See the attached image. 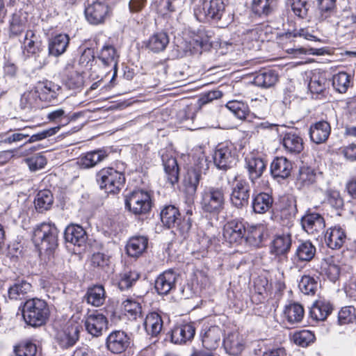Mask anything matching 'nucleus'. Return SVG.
Returning a JSON list of instances; mask_svg holds the SVG:
<instances>
[{"label": "nucleus", "mask_w": 356, "mask_h": 356, "mask_svg": "<svg viewBox=\"0 0 356 356\" xmlns=\"http://www.w3.org/2000/svg\"><path fill=\"white\" fill-rule=\"evenodd\" d=\"M193 11L199 22L212 20L220 27L227 26L233 20L232 15L227 12L222 0H200L195 5Z\"/></svg>", "instance_id": "1"}, {"label": "nucleus", "mask_w": 356, "mask_h": 356, "mask_svg": "<svg viewBox=\"0 0 356 356\" xmlns=\"http://www.w3.org/2000/svg\"><path fill=\"white\" fill-rule=\"evenodd\" d=\"M191 215L192 211L188 210L186 216L181 219L179 209L173 205L164 207L160 213L163 225L168 228H175V234H179L184 238H186L191 228Z\"/></svg>", "instance_id": "2"}, {"label": "nucleus", "mask_w": 356, "mask_h": 356, "mask_svg": "<svg viewBox=\"0 0 356 356\" xmlns=\"http://www.w3.org/2000/svg\"><path fill=\"white\" fill-rule=\"evenodd\" d=\"M49 309L47 303L39 298H32L24 304L22 316L24 321L32 327H40L44 325L49 316Z\"/></svg>", "instance_id": "3"}, {"label": "nucleus", "mask_w": 356, "mask_h": 356, "mask_svg": "<svg viewBox=\"0 0 356 356\" xmlns=\"http://www.w3.org/2000/svg\"><path fill=\"white\" fill-rule=\"evenodd\" d=\"M200 204L204 212L219 214L225 208V190L222 187L206 186L201 193Z\"/></svg>", "instance_id": "4"}, {"label": "nucleus", "mask_w": 356, "mask_h": 356, "mask_svg": "<svg viewBox=\"0 0 356 356\" xmlns=\"http://www.w3.org/2000/svg\"><path fill=\"white\" fill-rule=\"evenodd\" d=\"M58 230L52 223H41L34 229L33 241L40 250L51 251L58 245Z\"/></svg>", "instance_id": "5"}, {"label": "nucleus", "mask_w": 356, "mask_h": 356, "mask_svg": "<svg viewBox=\"0 0 356 356\" xmlns=\"http://www.w3.org/2000/svg\"><path fill=\"white\" fill-rule=\"evenodd\" d=\"M96 179L102 189L113 194L118 193L125 181L122 172L109 167L101 169L97 173Z\"/></svg>", "instance_id": "6"}, {"label": "nucleus", "mask_w": 356, "mask_h": 356, "mask_svg": "<svg viewBox=\"0 0 356 356\" xmlns=\"http://www.w3.org/2000/svg\"><path fill=\"white\" fill-rule=\"evenodd\" d=\"M237 157L236 149L234 144L225 142L217 145L213 155V161L218 169L225 170L236 163Z\"/></svg>", "instance_id": "7"}, {"label": "nucleus", "mask_w": 356, "mask_h": 356, "mask_svg": "<svg viewBox=\"0 0 356 356\" xmlns=\"http://www.w3.org/2000/svg\"><path fill=\"white\" fill-rule=\"evenodd\" d=\"M125 206L136 215L147 213L152 207L150 195L143 190L134 191L126 197Z\"/></svg>", "instance_id": "8"}, {"label": "nucleus", "mask_w": 356, "mask_h": 356, "mask_svg": "<svg viewBox=\"0 0 356 356\" xmlns=\"http://www.w3.org/2000/svg\"><path fill=\"white\" fill-rule=\"evenodd\" d=\"M250 187L248 181L243 179L236 180L233 184L230 195V202L233 207L243 209L248 205Z\"/></svg>", "instance_id": "9"}, {"label": "nucleus", "mask_w": 356, "mask_h": 356, "mask_svg": "<svg viewBox=\"0 0 356 356\" xmlns=\"http://www.w3.org/2000/svg\"><path fill=\"white\" fill-rule=\"evenodd\" d=\"M86 20L91 24L98 25L104 23L109 17V6L102 1H94L85 8Z\"/></svg>", "instance_id": "10"}, {"label": "nucleus", "mask_w": 356, "mask_h": 356, "mask_svg": "<svg viewBox=\"0 0 356 356\" xmlns=\"http://www.w3.org/2000/svg\"><path fill=\"white\" fill-rule=\"evenodd\" d=\"M209 168V163L204 156L200 157L195 166L189 169L185 177L184 181L191 193H195L202 173Z\"/></svg>", "instance_id": "11"}, {"label": "nucleus", "mask_w": 356, "mask_h": 356, "mask_svg": "<svg viewBox=\"0 0 356 356\" xmlns=\"http://www.w3.org/2000/svg\"><path fill=\"white\" fill-rule=\"evenodd\" d=\"M246 227L245 223L234 219L227 222L223 228V237L229 243H241L245 240Z\"/></svg>", "instance_id": "12"}, {"label": "nucleus", "mask_w": 356, "mask_h": 356, "mask_svg": "<svg viewBox=\"0 0 356 356\" xmlns=\"http://www.w3.org/2000/svg\"><path fill=\"white\" fill-rule=\"evenodd\" d=\"M80 330L81 327L78 323L68 324L65 328L57 332L56 341L60 348H69L79 340Z\"/></svg>", "instance_id": "13"}, {"label": "nucleus", "mask_w": 356, "mask_h": 356, "mask_svg": "<svg viewBox=\"0 0 356 356\" xmlns=\"http://www.w3.org/2000/svg\"><path fill=\"white\" fill-rule=\"evenodd\" d=\"M130 345V339L126 332L115 330L108 334L106 340V348L114 354H120Z\"/></svg>", "instance_id": "14"}, {"label": "nucleus", "mask_w": 356, "mask_h": 356, "mask_svg": "<svg viewBox=\"0 0 356 356\" xmlns=\"http://www.w3.org/2000/svg\"><path fill=\"white\" fill-rule=\"evenodd\" d=\"M245 168L248 170L250 180L252 183H254L266 170V163L261 157L251 152L245 158Z\"/></svg>", "instance_id": "15"}, {"label": "nucleus", "mask_w": 356, "mask_h": 356, "mask_svg": "<svg viewBox=\"0 0 356 356\" xmlns=\"http://www.w3.org/2000/svg\"><path fill=\"white\" fill-rule=\"evenodd\" d=\"M108 321L106 316L98 312L87 315L84 325L87 332L93 337H99L107 328Z\"/></svg>", "instance_id": "16"}, {"label": "nucleus", "mask_w": 356, "mask_h": 356, "mask_svg": "<svg viewBox=\"0 0 356 356\" xmlns=\"http://www.w3.org/2000/svg\"><path fill=\"white\" fill-rule=\"evenodd\" d=\"M161 156L167 179L171 184H174L179 179V166L175 154L171 149H162Z\"/></svg>", "instance_id": "17"}, {"label": "nucleus", "mask_w": 356, "mask_h": 356, "mask_svg": "<svg viewBox=\"0 0 356 356\" xmlns=\"http://www.w3.org/2000/svg\"><path fill=\"white\" fill-rule=\"evenodd\" d=\"M195 334V327L193 323L177 325L171 330V341L175 344H186L191 341Z\"/></svg>", "instance_id": "18"}, {"label": "nucleus", "mask_w": 356, "mask_h": 356, "mask_svg": "<svg viewBox=\"0 0 356 356\" xmlns=\"http://www.w3.org/2000/svg\"><path fill=\"white\" fill-rule=\"evenodd\" d=\"M177 274L172 270H168L160 274L156 279L154 288L159 295H167L175 289Z\"/></svg>", "instance_id": "19"}, {"label": "nucleus", "mask_w": 356, "mask_h": 356, "mask_svg": "<svg viewBox=\"0 0 356 356\" xmlns=\"http://www.w3.org/2000/svg\"><path fill=\"white\" fill-rule=\"evenodd\" d=\"M301 225L303 229L312 235L323 232L325 226L324 218L317 213H307L301 218Z\"/></svg>", "instance_id": "20"}, {"label": "nucleus", "mask_w": 356, "mask_h": 356, "mask_svg": "<svg viewBox=\"0 0 356 356\" xmlns=\"http://www.w3.org/2000/svg\"><path fill=\"white\" fill-rule=\"evenodd\" d=\"M222 330L218 326H211L202 329L200 337L202 346L208 350H216L220 343Z\"/></svg>", "instance_id": "21"}, {"label": "nucleus", "mask_w": 356, "mask_h": 356, "mask_svg": "<svg viewBox=\"0 0 356 356\" xmlns=\"http://www.w3.org/2000/svg\"><path fill=\"white\" fill-rule=\"evenodd\" d=\"M292 163L284 156L275 158L270 164V173L275 179H284L291 175Z\"/></svg>", "instance_id": "22"}, {"label": "nucleus", "mask_w": 356, "mask_h": 356, "mask_svg": "<svg viewBox=\"0 0 356 356\" xmlns=\"http://www.w3.org/2000/svg\"><path fill=\"white\" fill-rule=\"evenodd\" d=\"M346 239L345 231L339 226L329 228L325 234V241L327 245L332 250L340 249Z\"/></svg>", "instance_id": "23"}, {"label": "nucleus", "mask_w": 356, "mask_h": 356, "mask_svg": "<svg viewBox=\"0 0 356 356\" xmlns=\"http://www.w3.org/2000/svg\"><path fill=\"white\" fill-rule=\"evenodd\" d=\"M35 88L41 100L49 102L56 99L61 91V87L58 84L47 80L38 82Z\"/></svg>", "instance_id": "24"}, {"label": "nucleus", "mask_w": 356, "mask_h": 356, "mask_svg": "<svg viewBox=\"0 0 356 356\" xmlns=\"http://www.w3.org/2000/svg\"><path fill=\"white\" fill-rule=\"evenodd\" d=\"M98 58L105 67H111L113 69V79L117 75L118 63L119 60V54H118L115 48L113 46L108 44L103 46Z\"/></svg>", "instance_id": "25"}, {"label": "nucleus", "mask_w": 356, "mask_h": 356, "mask_svg": "<svg viewBox=\"0 0 356 356\" xmlns=\"http://www.w3.org/2000/svg\"><path fill=\"white\" fill-rule=\"evenodd\" d=\"M108 156L104 149L91 151L81 155L77 160L80 168L88 169L95 167Z\"/></svg>", "instance_id": "26"}, {"label": "nucleus", "mask_w": 356, "mask_h": 356, "mask_svg": "<svg viewBox=\"0 0 356 356\" xmlns=\"http://www.w3.org/2000/svg\"><path fill=\"white\" fill-rule=\"evenodd\" d=\"M333 307L325 299L316 300L310 308L309 316L316 321H323L332 313Z\"/></svg>", "instance_id": "27"}, {"label": "nucleus", "mask_w": 356, "mask_h": 356, "mask_svg": "<svg viewBox=\"0 0 356 356\" xmlns=\"http://www.w3.org/2000/svg\"><path fill=\"white\" fill-rule=\"evenodd\" d=\"M331 131V127L326 121H319L311 125L309 128V137L316 144L325 143Z\"/></svg>", "instance_id": "28"}, {"label": "nucleus", "mask_w": 356, "mask_h": 356, "mask_svg": "<svg viewBox=\"0 0 356 356\" xmlns=\"http://www.w3.org/2000/svg\"><path fill=\"white\" fill-rule=\"evenodd\" d=\"M64 238L66 242L81 247L86 243L87 234L83 228L80 225H71L66 227L64 232Z\"/></svg>", "instance_id": "29"}, {"label": "nucleus", "mask_w": 356, "mask_h": 356, "mask_svg": "<svg viewBox=\"0 0 356 356\" xmlns=\"http://www.w3.org/2000/svg\"><path fill=\"white\" fill-rule=\"evenodd\" d=\"M222 344L226 353L234 356L239 355L244 348L243 337L237 332L228 334L224 338Z\"/></svg>", "instance_id": "30"}, {"label": "nucleus", "mask_w": 356, "mask_h": 356, "mask_svg": "<svg viewBox=\"0 0 356 356\" xmlns=\"http://www.w3.org/2000/svg\"><path fill=\"white\" fill-rule=\"evenodd\" d=\"M70 38L68 35L60 33L49 40L48 50L50 56L58 57L64 54L68 47Z\"/></svg>", "instance_id": "31"}, {"label": "nucleus", "mask_w": 356, "mask_h": 356, "mask_svg": "<svg viewBox=\"0 0 356 356\" xmlns=\"http://www.w3.org/2000/svg\"><path fill=\"white\" fill-rule=\"evenodd\" d=\"M84 298L88 304L93 307H97L103 305L106 298L104 287L101 284L89 286Z\"/></svg>", "instance_id": "32"}, {"label": "nucleus", "mask_w": 356, "mask_h": 356, "mask_svg": "<svg viewBox=\"0 0 356 356\" xmlns=\"http://www.w3.org/2000/svg\"><path fill=\"white\" fill-rule=\"evenodd\" d=\"M282 144L285 150L292 154H300L304 149L302 138L293 131L287 132L284 134Z\"/></svg>", "instance_id": "33"}, {"label": "nucleus", "mask_w": 356, "mask_h": 356, "mask_svg": "<svg viewBox=\"0 0 356 356\" xmlns=\"http://www.w3.org/2000/svg\"><path fill=\"white\" fill-rule=\"evenodd\" d=\"M163 325L162 317L156 312L149 313L144 321L145 330L152 337H156L162 330Z\"/></svg>", "instance_id": "34"}, {"label": "nucleus", "mask_w": 356, "mask_h": 356, "mask_svg": "<svg viewBox=\"0 0 356 356\" xmlns=\"http://www.w3.org/2000/svg\"><path fill=\"white\" fill-rule=\"evenodd\" d=\"M291 235L289 232L278 234L273 241L272 252L276 255L287 253L291 246Z\"/></svg>", "instance_id": "35"}, {"label": "nucleus", "mask_w": 356, "mask_h": 356, "mask_svg": "<svg viewBox=\"0 0 356 356\" xmlns=\"http://www.w3.org/2000/svg\"><path fill=\"white\" fill-rule=\"evenodd\" d=\"M273 204V198L267 193H259L252 198V207L254 213H265Z\"/></svg>", "instance_id": "36"}, {"label": "nucleus", "mask_w": 356, "mask_h": 356, "mask_svg": "<svg viewBox=\"0 0 356 356\" xmlns=\"http://www.w3.org/2000/svg\"><path fill=\"white\" fill-rule=\"evenodd\" d=\"M148 239L145 236H137L129 239L126 250L127 254L133 257H139L147 248Z\"/></svg>", "instance_id": "37"}, {"label": "nucleus", "mask_w": 356, "mask_h": 356, "mask_svg": "<svg viewBox=\"0 0 356 356\" xmlns=\"http://www.w3.org/2000/svg\"><path fill=\"white\" fill-rule=\"evenodd\" d=\"M266 231V227L264 224L249 225L246 227L245 240L252 245L259 246L263 241Z\"/></svg>", "instance_id": "38"}, {"label": "nucleus", "mask_w": 356, "mask_h": 356, "mask_svg": "<svg viewBox=\"0 0 356 356\" xmlns=\"http://www.w3.org/2000/svg\"><path fill=\"white\" fill-rule=\"evenodd\" d=\"M168 43L169 38L167 33L160 32L154 34L149 38L146 47L150 51L158 53L165 50Z\"/></svg>", "instance_id": "39"}, {"label": "nucleus", "mask_w": 356, "mask_h": 356, "mask_svg": "<svg viewBox=\"0 0 356 356\" xmlns=\"http://www.w3.org/2000/svg\"><path fill=\"white\" fill-rule=\"evenodd\" d=\"M42 101L39 93L35 88L24 92L20 99V107L24 110H29L39 106L40 102Z\"/></svg>", "instance_id": "40"}, {"label": "nucleus", "mask_w": 356, "mask_h": 356, "mask_svg": "<svg viewBox=\"0 0 356 356\" xmlns=\"http://www.w3.org/2000/svg\"><path fill=\"white\" fill-rule=\"evenodd\" d=\"M277 81V74L271 70H264L257 74L253 82L261 88H270L273 86Z\"/></svg>", "instance_id": "41"}, {"label": "nucleus", "mask_w": 356, "mask_h": 356, "mask_svg": "<svg viewBox=\"0 0 356 356\" xmlns=\"http://www.w3.org/2000/svg\"><path fill=\"white\" fill-rule=\"evenodd\" d=\"M27 23V13L18 11L15 13L10 22V31L11 34L17 35L26 29Z\"/></svg>", "instance_id": "42"}, {"label": "nucleus", "mask_w": 356, "mask_h": 356, "mask_svg": "<svg viewBox=\"0 0 356 356\" xmlns=\"http://www.w3.org/2000/svg\"><path fill=\"white\" fill-rule=\"evenodd\" d=\"M53 202V195L49 190L39 191L34 200L36 210L41 213L49 209Z\"/></svg>", "instance_id": "43"}, {"label": "nucleus", "mask_w": 356, "mask_h": 356, "mask_svg": "<svg viewBox=\"0 0 356 356\" xmlns=\"http://www.w3.org/2000/svg\"><path fill=\"white\" fill-rule=\"evenodd\" d=\"M303 307L298 303L287 305L284 309V316L289 323L293 324L299 323L304 316Z\"/></svg>", "instance_id": "44"}, {"label": "nucleus", "mask_w": 356, "mask_h": 356, "mask_svg": "<svg viewBox=\"0 0 356 356\" xmlns=\"http://www.w3.org/2000/svg\"><path fill=\"white\" fill-rule=\"evenodd\" d=\"M316 254V247L309 241H302L298 246L296 254L300 261H310Z\"/></svg>", "instance_id": "45"}, {"label": "nucleus", "mask_w": 356, "mask_h": 356, "mask_svg": "<svg viewBox=\"0 0 356 356\" xmlns=\"http://www.w3.org/2000/svg\"><path fill=\"white\" fill-rule=\"evenodd\" d=\"M298 287L304 294L314 296L317 292L319 284L318 281L313 277L303 275L299 282Z\"/></svg>", "instance_id": "46"}, {"label": "nucleus", "mask_w": 356, "mask_h": 356, "mask_svg": "<svg viewBox=\"0 0 356 356\" xmlns=\"http://www.w3.org/2000/svg\"><path fill=\"white\" fill-rule=\"evenodd\" d=\"M31 285L24 280L15 283L8 289V297L11 300L22 299L31 291Z\"/></svg>", "instance_id": "47"}, {"label": "nucleus", "mask_w": 356, "mask_h": 356, "mask_svg": "<svg viewBox=\"0 0 356 356\" xmlns=\"http://www.w3.org/2000/svg\"><path fill=\"white\" fill-rule=\"evenodd\" d=\"M315 170L307 165H302L299 169L297 182L302 187L309 186L316 181Z\"/></svg>", "instance_id": "48"}, {"label": "nucleus", "mask_w": 356, "mask_h": 356, "mask_svg": "<svg viewBox=\"0 0 356 356\" xmlns=\"http://www.w3.org/2000/svg\"><path fill=\"white\" fill-rule=\"evenodd\" d=\"M24 49L31 54H36L40 51L41 42L32 30H28L24 38Z\"/></svg>", "instance_id": "49"}, {"label": "nucleus", "mask_w": 356, "mask_h": 356, "mask_svg": "<svg viewBox=\"0 0 356 356\" xmlns=\"http://www.w3.org/2000/svg\"><path fill=\"white\" fill-rule=\"evenodd\" d=\"M350 84V76L344 72H340L332 77V86L339 93H345Z\"/></svg>", "instance_id": "50"}, {"label": "nucleus", "mask_w": 356, "mask_h": 356, "mask_svg": "<svg viewBox=\"0 0 356 356\" xmlns=\"http://www.w3.org/2000/svg\"><path fill=\"white\" fill-rule=\"evenodd\" d=\"M356 321V308L353 306L342 307L338 312L337 322L339 325L353 323Z\"/></svg>", "instance_id": "51"}, {"label": "nucleus", "mask_w": 356, "mask_h": 356, "mask_svg": "<svg viewBox=\"0 0 356 356\" xmlns=\"http://www.w3.org/2000/svg\"><path fill=\"white\" fill-rule=\"evenodd\" d=\"M226 107L240 120L245 119L250 112L248 106L241 101H229L227 103Z\"/></svg>", "instance_id": "52"}, {"label": "nucleus", "mask_w": 356, "mask_h": 356, "mask_svg": "<svg viewBox=\"0 0 356 356\" xmlns=\"http://www.w3.org/2000/svg\"><path fill=\"white\" fill-rule=\"evenodd\" d=\"M321 273L325 275L331 282H336L340 274V268L338 265L324 260L321 265Z\"/></svg>", "instance_id": "53"}, {"label": "nucleus", "mask_w": 356, "mask_h": 356, "mask_svg": "<svg viewBox=\"0 0 356 356\" xmlns=\"http://www.w3.org/2000/svg\"><path fill=\"white\" fill-rule=\"evenodd\" d=\"M274 0H253L252 11L258 15H268L273 10Z\"/></svg>", "instance_id": "54"}, {"label": "nucleus", "mask_w": 356, "mask_h": 356, "mask_svg": "<svg viewBox=\"0 0 356 356\" xmlns=\"http://www.w3.org/2000/svg\"><path fill=\"white\" fill-rule=\"evenodd\" d=\"M14 352L17 356H35L37 353V347L31 341H24L15 346Z\"/></svg>", "instance_id": "55"}, {"label": "nucleus", "mask_w": 356, "mask_h": 356, "mask_svg": "<svg viewBox=\"0 0 356 356\" xmlns=\"http://www.w3.org/2000/svg\"><path fill=\"white\" fill-rule=\"evenodd\" d=\"M139 274L136 271H129L120 274L118 287L121 291L130 288L139 279Z\"/></svg>", "instance_id": "56"}, {"label": "nucleus", "mask_w": 356, "mask_h": 356, "mask_svg": "<svg viewBox=\"0 0 356 356\" xmlns=\"http://www.w3.org/2000/svg\"><path fill=\"white\" fill-rule=\"evenodd\" d=\"M293 339L296 344L302 347H306L314 341L315 336L312 332L303 330L296 332L293 336Z\"/></svg>", "instance_id": "57"}, {"label": "nucleus", "mask_w": 356, "mask_h": 356, "mask_svg": "<svg viewBox=\"0 0 356 356\" xmlns=\"http://www.w3.org/2000/svg\"><path fill=\"white\" fill-rule=\"evenodd\" d=\"M289 4L296 16L300 18L307 16L309 8L307 0H289Z\"/></svg>", "instance_id": "58"}, {"label": "nucleus", "mask_w": 356, "mask_h": 356, "mask_svg": "<svg viewBox=\"0 0 356 356\" xmlns=\"http://www.w3.org/2000/svg\"><path fill=\"white\" fill-rule=\"evenodd\" d=\"M326 79L320 75H314L309 83V88L313 93L319 94L322 92L326 87Z\"/></svg>", "instance_id": "59"}, {"label": "nucleus", "mask_w": 356, "mask_h": 356, "mask_svg": "<svg viewBox=\"0 0 356 356\" xmlns=\"http://www.w3.org/2000/svg\"><path fill=\"white\" fill-rule=\"evenodd\" d=\"M60 127L61 126L60 125L56 126L54 127L43 130L37 134H32L29 138V140L26 142V143H35L45 139L48 137L52 136L59 131V130L60 129Z\"/></svg>", "instance_id": "60"}, {"label": "nucleus", "mask_w": 356, "mask_h": 356, "mask_svg": "<svg viewBox=\"0 0 356 356\" xmlns=\"http://www.w3.org/2000/svg\"><path fill=\"white\" fill-rule=\"evenodd\" d=\"M123 308L126 312L134 318H136L142 313V307L139 302L131 299H127L122 302Z\"/></svg>", "instance_id": "61"}, {"label": "nucleus", "mask_w": 356, "mask_h": 356, "mask_svg": "<svg viewBox=\"0 0 356 356\" xmlns=\"http://www.w3.org/2000/svg\"><path fill=\"white\" fill-rule=\"evenodd\" d=\"M30 170L37 171L42 169L47 164V159L44 156L38 154L25 159Z\"/></svg>", "instance_id": "62"}, {"label": "nucleus", "mask_w": 356, "mask_h": 356, "mask_svg": "<svg viewBox=\"0 0 356 356\" xmlns=\"http://www.w3.org/2000/svg\"><path fill=\"white\" fill-rule=\"evenodd\" d=\"M84 84L83 76L81 73L73 72L67 78L66 86L72 90H79Z\"/></svg>", "instance_id": "63"}, {"label": "nucleus", "mask_w": 356, "mask_h": 356, "mask_svg": "<svg viewBox=\"0 0 356 356\" xmlns=\"http://www.w3.org/2000/svg\"><path fill=\"white\" fill-rule=\"evenodd\" d=\"M91 264L94 267L103 268L109 264V257L104 253L97 252L91 257Z\"/></svg>", "instance_id": "64"}]
</instances>
